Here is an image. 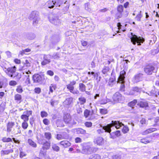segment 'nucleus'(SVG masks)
I'll use <instances>...</instances> for the list:
<instances>
[{"mask_svg": "<svg viewBox=\"0 0 159 159\" xmlns=\"http://www.w3.org/2000/svg\"><path fill=\"white\" fill-rule=\"evenodd\" d=\"M28 143L31 146L34 148H36L37 147V144L36 143L33 141L31 139H28Z\"/></svg>", "mask_w": 159, "mask_h": 159, "instance_id": "4c0bfd02", "label": "nucleus"}, {"mask_svg": "<svg viewBox=\"0 0 159 159\" xmlns=\"http://www.w3.org/2000/svg\"><path fill=\"white\" fill-rule=\"evenodd\" d=\"M115 81V79L112 78H110L108 82L109 85L111 87L112 86Z\"/></svg>", "mask_w": 159, "mask_h": 159, "instance_id": "49530a36", "label": "nucleus"}, {"mask_svg": "<svg viewBox=\"0 0 159 159\" xmlns=\"http://www.w3.org/2000/svg\"><path fill=\"white\" fill-rule=\"evenodd\" d=\"M63 120L65 123L69 124L70 126L76 124V122L72 119L71 115L67 113L64 114Z\"/></svg>", "mask_w": 159, "mask_h": 159, "instance_id": "0eeeda50", "label": "nucleus"}, {"mask_svg": "<svg viewBox=\"0 0 159 159\" xmlns=\"http://www.w3.org/2000/svg\"><path fill=\"white\" fill-rule=\"evenodd\" d=\"M128 36L130 38L131 42L134 45H135L137 43V45L140 46L141 43H143L145 39L142 37H138L135 34L131 33L128 34Z\"/></svg>", "mask_w": 159, "mask_h": 159, "instance_id": "7ed1b4c3", "label": "nucleus"}, {"mask_svg": "<svg viewBox=\"0 0 159 159\" xmlns=\"http://www.w3.org/2000/svg\"><path fill=\"white\" fill-rule=\"evenodd\" d=\"M94 143L98 145H102L104 143L103 139L101 137L95 138L93 141Z\"/></svg>", "mask_w": 159, "mask_h": 159, "instance_id": "f3484780", "label": "nucleus"}, {"mask_svg": "<svg viewBox=\"0 0 159 159\" xmlns=\"http://www.w3.org/2000/svg\"><path fill=\"white\" fill-rule=\"evenodd\" d=\"M23 114L26 116L28 118L30 115H31L32 114V111H24Z\"/></svg>", "mask_w": 159, "mask_h": 159, "instance_id": "5fc2aeb1", "label": "nucleus"}, {"mask_svg": "<svg viewBox=\"0 0 159 159\" xmlns=\"http://www.w3.org/2000/svg\"><path fill=\"white\" fill-rule=\"evenodd\" d=\"M14 122H9L7 125V131L8 132H10L11 131V128L15 125Z\"/></svg>", "mask_w": 159, "mask_h": 159, "instance_id": "4be33fe9", "label": "nucleus"}, {"mask_svg": "<svg viewBox=\"0 0 159 159\" xmlns=\"http://www.w3.org/2000/svg\"><path fill=\"white\" fill-rule=\"evenodd\" d=\"M20 118L24 121H27L29 120V118L24 114L21 116Z\"/></svg>", "mask_w": 159, "mask_h": 159, "instance_id": "864d4df0", "label": "nucleus"}, {"mask_svg": "<svg viewBox=\"0 0 159 159\" xmlns=\"http://www.w3.org/2000/svg\"><path fill=\"white\" fill-rule=\"evenodd\" d=\"M112 134H114L117 137L119 136L120 135V131L119 130H117L115 132H113L111 133H110L111 138L112 139H114L115 138V136H112Z\"/></svg>", "mask_w": 159, "mask_h": 159, "instance_id": "e433bc0d", "label": "nucleus"}, {"mask_svg": "<svg viewBox=\"0 0 159 159\" xmlns=\"http://www.w3.org/2000/svg\"><path fill=\"white\" fill-rule=\"evenodd\" d=\"M148 94L150 96L155 95L156 97H157V92L155 89H152L151 91H150L149 93H148Z\"/></svg>", "mask_w": 159, "mask_h": 159, "instance_id": "c03bdc74", "label": "nucleus"}, {"mask_svg": "<svg viewBox=\"0 0 159 159\" xmlns=\"http://www.w3.org/2000/svg\"><path fill=\"white\" fill-rule=\"evenodd\" d=\"M45 138L48 140L52 138L51 133L50 132H46L44 134Z\"/></svg>", "mask_w": 159, "mask_h": 159, "instance_id": "de8ad7c7", "label": "nucleus"}, {"mask_svg": "<svg viewBox=\"0 0 159 159\" xmlns=\"http://www.w3.org/2000/svg\"><path fill=\"white\" fill-rule=\"evenodd\" d=\"M76 83L75 81H72L70 82V84L66 85V87L70 92L74 94H78L79 93V92L77 89H74V87L73 86Z\"/></svg>", "mask_w": 159, "mask_h": 159, "instance_id": "6e6552de", "label": "nucleus"}, {"mask_svg": "<svg viewBox=\"0 0 159 159\" xmlns=\"http://www.w3.org/2000/svg\"><path fill=\"white\" fill-rule=\"evenodd\" d=\"M118 83L121 84L120 86V90L121 91L124 92L125 91V80H124L123 82H118Z\"/></svg>", "mask_w": 159, "mask_h": 159, "instance_id": "a19ab883", "label": "nucleus"}, {"mask_svg": "<svg viewBox=\"0 0 159 159\" xmlns=\"http://www.w3.org/2000/svg\"><path fill=\"white\" fill-rule=\"evenodd\" d=\"M53 2L56 7H60L63 3V0H53Z\"/></svg>", "mask_w": 159, "mask_h": 159, "instance_id": "f704fd0d", "label": "nucleus"}, {"mask_svg": "<svg viewBox=\"0 0 159 159\" xmlns=\"http://www.w3.org/2000/svg\"><path fill=\"white\" fill-rule=\"evenodd\" d=\"M30 61L28 60H25L23 62L24 66L22 67V69H25L26 68H28L31 66V63L30 62Z\"/></svg>", "mask_w": 159, "mask_h": 159, "instance_id": "a878e982", "label": "nucleus"}, {"mask_svg": "<svg viewBox=\"0 0 159 159\" xmlns=\"http://www.w3.org/2000/svg\"><path fill=\"white\" fill-rule=\"evenodd\" d=\"M2 141L3 142H12V140L11 138H7L6 137L3 138L2 139Z\"/></svg>", "mask_w": 159, "mask_h": 159, "instance_id": "09e8293b", "label": "nucleus"}, {"mask_svg": "<svg viewBox=\"0 0 159 159\" xmlns=\"http://www.w3.org/2000/svg\"><path fill=\"white\" fill-rule=\"evenodd\" d=\"M52 150L54 151L58 152L60 151L59 147L56 144L52 143Z\"/></svg>", "mask_w": 159, "mask_h": 159, "instance_id": "c756f323", "label": "nucleus"}, {"mask_svg": "<svg viewBox=\"0 0 159 159\" xmlns=\"http://www.w3.org/2000/svg\"><path fill=\"white\" fill-rule=\"evenodd\" d=\"M47 6L49 8H53L55 6L53 0L49 1L47 2Z\"/></svg>", "mask_w": 159, "mask_h": 159, "instance_id": "2f4dec72", "label": "nucleus"}, {"mask_svg": "<svg viewBox=\"0 0 159 159\" xmlns=\"http://www.w3.org/2000/svg\"><path fill=\"white\" fill-rule=\"evenodd\" d=\"M43 58L44 61L41 62V65L42 66H45L47 64H49L51 62L50 59L51 58L50 55H44Z\"/></svg>", "mask_w": 159, "mask_h": 159, "instance_id": "2eb2a0df", "label": "nucleus"}, {"mask_svg": "<svg viewBox=\"0 0 159 159\" xmlns=\"http://www.w3.org/2000/svg\"><path fill=\"white\" fill-rule=\"evenodd\" d=\"M141 11H140L135 18V19L138 21H141V18L142 17V15L141 14Z\"/></svg>", "mask_w": 159, "mask_h": 159, "instance_id": "37998d69", "label": "nucleus"}, {"mask_svg": "<svg viewBox=\"0 0 159 159\" xmlns=\"http://www.w3.org/2000/svg\"><path fill=\"white\" fill-rule=\"evenodd\" d=\"M17 125L16 126V127L17 128V130L16 132H14V133H15L16 134H21V128L20 126L18 125V123H17Z\"/></svg>", "mask_w": 159, "mask_h": 159, "instance_id": "79ce46f5", "label": "nucleus"}, {"mask_svg": "<svg viewBox=\"0 0 159 159\" xmlns=\"http://www.w3.org/2000/svg\"><path fill=\"white\" fill-rule=\"evenodd\" d=\"M13 152V150L12 148L5 150H2L1 151V154L2 156H3L5 155H8L9 153H12Z\"/></svg>", "mask_w": 159, "mask_h": 159, "instance_id": "b1692460", "label": "nucleus"}, {"mask_svg": "<svg viewBox=\"0 0 159 159\" xmlns=\"http://www.w3.org/2000/svg\"><path fill=\"white\" fill-rule=\"evenodd\" d=\"M143 74L139 73L136 74L133 77L134 82L137 83L139 82L142 81L143 79Z\"/></svg>", "mask_w": 159, "mask_h": 159, "instance_id": "4468645a", "label": "nucleus"}, {"mask_svg": "<svg viewBox=\"0 0 159 159\" xmlns=\"http://www.w3.org/2000/svg\"><path fill=\"white\" fill-rule=\"evenodd\" d=\"M121 124L118 121L112 120L111 121V123L103 126L101 129L97 130V132L98 134H102L104 132L110 133L111 131V127L113 126H115V127L118 128L120 126Z\"/></svg>", "mask_w": 159, "mask_h": 159, "instance_id": "f257e3e1", "label": "nucleus"}, {"mask_svg": "<svg viewBox=\"0 0 159 159\" xmlns=\"http://www.w3.org/2000/svg\"><path fill=\"white\" fill-rule=\"evenodd\" d=\"M90 111L87 109H86L84 111V115L86 118H87L89 116L90 114Z\"/></svg>", "mask_w": 159, "mask_h": 159, "instance_id": "603ef678", "label": "nucleus"}, {"mask_svg": "<svg viewBox=\"0 0 159 159\" xmlns=\"http://www.w3.org/2000/svg\"><path fill=\"white\" fill-rule=\"evenodd\" d=\"M92 123L91 122H86L85 123V125L87 127H90L92 126Z\"/></svg>", "mask_w": 159, "mask_h": 159, "instance_id": "0e129e2a", "label": "nucleus"}, {"mask_svg": "<svg viewBox=\"0 0 159 159\" xmlns=\"http://www.w3.org/2000/svg\"><path fill=\"white\" fill-rule=\"evenodd\" d=\"M57 88L56 85L55 84H51L49 87V94H50V93H52L53 91V90H55Z\"/></svg>", "mask_w": 159, "mask_h": 159, "instance_id": "58836bf2", "label": "nucleus"}, {"mask_svg": "<svg viewBox=\"0 0 159 159\" xmlns=\"http://www.w3.org/2000/svg\"><path fill=\"white\" fill-rule=\"evenodd\" d=\"M56 124L57 127H63L65 126L63 120L61 119H57L56 120Z\"/></svg>", "mask_w": 159, "mask_h": 159, "instance_id": "cd10ccee", "label": "nucleus"}, {"mask_svg": "<svg viewBox=\"0 0 159 159\" xmlns=\"http://www.w3.org/2000/svg\"><path fill=\"white\" fill-rule=\"evenodd\" d=\"M73 98H66L64 102V104L69 105L72 102Z\"/></svg>", "mask_w": 159, "mask_h": 159, "instance_id": "c9c22d12", "label": "nucleus"}, {"mask_svg": "<svg viewBox=\"0 0 159 159\" xmlns=\"http://www.w3.org/2000/svg\"><path fill=\"white\" fill-rule=\"evenodd\" d=\"M14 99L17 104H20L22 101V98L21 95L18 94H15Z\"/></svg>", "mask_w": 159, "mask_h": 159, "instance_id": "412c9836", "label": "nucleus"}, {"mask_svg": "<svg viewBox=\"0 0 159 159\" xmlns=\"http://www.w3.org/2000/svg\"><path fill=\"white\" fill-rule=\"evenodd\" d=\"M123 9V6L121 5H118L117 7V10L118 12L122 13Z\"/></svg>", "mask_w": 159, "mask_h": 159, "instance_id": "a18cd8bd", "label": "nucleus"}, {"mask_svg": "<svg viewBox=\"0 0 159 159\" xmlns=\"http://www.w3.org/2000/svg\"><path fill=\"white\" fill-rule=\"evenodd\" d=\"M40 115L41 117L42 118L46 117L48 115L47 113L45 111H41Z\"/></svg>", "mask_w": 159, "mask_h": 159, "instance_id": "680f3d73", "label": "nucleus"}, {"mask_svg": "<svg viewBox=\"0 0 159 159\" xmlns=\"http://www.w3.org/2000/svg\"><path fill=\"white\" fill-rule=\"evenodd\" d=\"M137 103V100L136 99H134L133 101L129 103L128 105L129 106L132 107L133 106H134Z\"/></svg>", "mask_w": 159, "mask_h": 159, "instance_id": "3c124183", "label": "nucleus"}, {"mask_svg": "<svg viewBox=\"0 0 159 159\" xmlns=\"http://www.w3.org/2000/svg\"><path fill=\"white\" fill-rule=\"evenodd\" d=\"M47 152V150L45 149L44 148H42L41 149V150L40 152V154L43 155V156H45L46 155Z\"/></svg>", "mask_w": 159, "mask_h": 159, "instance_id": "4d7b16f0", "label": "nucleus"}, {"mask_svg": "<svg viewBox=\"0 0 159 159\" xmlns=\"http://www.w3.org/2000/svg\"><path fill=\"white\" fill-rule=\"evenodd\" d=\"M91 145L90 143H88L85 144L83 147L82 152L84 154H89L96 152V148L91 147Z\"/></svg>", "mask_w": 159, "mask_h": 159, "instance_id": "39448f33", "label": "nucleus"}, {"mask_svg": "<svg viewBox=\"0 0 159 159\" xmlns=\"http://www.w3.org/2000/svg\"><path fill=\"white\" fill-rule=\"evenodd\" d=\"M41 144L43 145L42 146L43 148H44L45 149H48L50 146V141H43L41 143Z\"/></svg>", "mask_w": 159, "mask_h": 159, "instance_id": "6ab92c4d", "label": "nucleus"}, {"mask_svg": "<svg viewBox=\"0 0 159 159\" xmlns=\"http://www.w3.org/2000/svg\"><path fill=\"white\" fill-rule=\"evenodd\" d=\"M16 91L19 93H21L23 91L22 88L20 86H18L17 87V88L16 89Z\"/></svg>", "mask_w": 159, "mask_h": 159, "instance_id": "e2e57ef3", "label": "nucleus"}, {"mask_svg": "<svg viewBox=\"0 0 159 159\" xmlns=\"http://www.w3.org/2000/svg\"><path fill=\"white\" fill-rule=\"evenodd\" d=\"M49 20L51 23L55 25H58L61 23L60 20L58 19V17L52 14L50 15Z\"/></svg>", "mask_w": 159, "mask_h": 159, "instance_id": "f8f14e48", "label": "nucleus"}, {"mask_svg": "<svg viewBox=\"0 0 159 159\" xmlns=\"http://www.w3.org/2000/svg\"><path fill=\"white\" fill-rule=\"evenodd\" d=\"M137 105L142 108H145L148 107V104L146 102L140 101L138 102Z\"/></svg>", "mask_w": 159, "mask_h": 159, "instance_id": "bb28decb", "label": "nucleus"}, {"mask_svg": "<svg viewBox=\"0 0 159 159\" xmlns=\"http://www.w3.org/2000/svg\"><path fill=\"white\" fill-rule=\"evenodd\" d=\"M101 157L99 155L97 154H94L90 156L89 159H100Z\"/></svg>", "mask_w": 159, "mask_h": 159, "instance_id": "ea45409f", "label": "nucleus"}, {"mask_svg": "<svg viewBox=\"0 0 159 159\" xmlns=\"http://www.w3.org/2000/svg\"><path fill=\"white\" fill-rule=\"evenodd\" d=\"M142 91L141 88L137 87H135L132 88V90L130 91L128 94L129 95H137L140 93Z\"/></svg>", "mask_w": 159, "mask_h": 159, "instance_id": "ddd939ff", "label": "nucleus"}, {"mask_svg": "<svg viewBox=\"0 0 159 159\" xmlns=\"http://www.w3.org/2000/svg\"><path fill=\"white\" fill-rule=\"evenodd\" d=\"M43 123L46 125H48L49 123V120L47 119H44L43 120Z\"/></svg>", "mask_w": 159, "mask_h": 159, "instance_id": "774afa93", "label": "nucleus"}, {"mask_svg": "<svg viewBox=\"0 0 159 159\" xmlns=\"http://www.w3.org/2000/svg\"><path fill=\"white\" fill-rule=\"evenodd\" d=\"M41 91V89L39 87H36L34 89V92L36 93L39 94Z\"/></svg>", "mask_w": 159, "mask_h": 159, "instance_id": "13d9d810", "label": "nucleus"}, {"mask_svg": "<svg viewBox=\"0 0 159 159\" xmlns=\"http://www.w3.org/2000/svg\"><path fill=\"white\" fill-rule=\"evenodd\" d=\"M60 144L63 146L64 148H67L70 146L71 143L67 140H64L61 141L59 143Z\"/></svg>", "mask_w": 159, "mask_h": 159, "instance_id": "393cba45", "label": "nucleus"}, {"mask_svg": "<svg viewBox=\"0 0 159 159\" xmlns=\"http://www.w3.org/2000/svg\"><path fill=\"white\" fill-rule=\"evenodd\" d=\"M61 37L59 34H54L50 38V41L53 45L56 44L60 40Z\"/></svg>", "mask_w": 159, "mask_h": 159, "instance_id": "9b49d317", "label": "nucleus"}, {"mask_svg": "<svg viewBox=\"0 0 159 159\" xmlns=\"http://www.w3.org/2000/svg\"><path fill=\"white\" fill-rule=\"evenodd\" d=\"M29 19L30 20H33V25L35 26L40 20L39 13L36 11H32L30 15Z\"/></svg>", "mask_w": 159, "mask_h": 159, "instance_id": "423d86ee", "label": "nucleus"}, {"mask_svg": "<svg viewBox=\"0 0 159 159\" xmlns=\"http://www.w3.org/2000/svg\"><path fill=\"white\" fill-rule=\"evenodd\" d=\"M26 122L24 121L22 124V127L24 129H27L28 126V124Z\"/></svg>", "mask_w": 159, "mask_h": 159, "instance_id": "8fccbe9b", "label": "nucleus"}, {"mask_svg": "<svg viewBox=\"0 0 159 159\" xmlns=\"http://www.w3.org/2000/svg\"><path fill=\"white\" fill-rule=\"evenodd\" d=\"M121 156L119 154L114 155L112 157V159H121Z\"/></svg>", "mask_w": 159, "mask_h": 159, "instance_id": "bf43d9fd", "label": "nucleus"}, {"mask_svg": "<svg viewBox=\"0 0 159 159\" xmlns=\"http://www.w3.org/2000/svg\"><path fill=\"white\" fill-rule=\"evenodd\" d=\"M60 57V55L59 53L57 52H54L52 56L51 55V58L55 59H58Z\"/></svg>", "mask_w": 159, "mask_h": 159, "instance_id": "473e14b6", "label": "nucleus"}, {"mask_svg": "<svg viewBox=\"0 0 159 159\" xmlns=\"http://www.w3.org/2000/svg\"><path fill=\"white\" fill-rule=\"evenodd\" d=\"M84 6L85 9L88 11L90 10V3L89 2L86 3L84 4Z\"/></svg>", "mask_w": 159, "mask_h": 159, "instance_id": "6e6d98bb", "label": "nucleus"}, {"mask_svg": "<svg viewBox=\"0 0 159 159\" xmlns=\"http://www.w3.org/2000/svg\"><path fill=\"white\" fill-rule=\"evenodd\" d=\"M56 138L57 139L59 140L63 139V137L61 134H57L56 135Z\"/></svg>", "mask_w": 159, "mask_h": 159, "instance_id": "69168bd1", "label": "nucleus"}, {"mask_svg": "<svg viewBox=\"0 0 159 159\" xmlns=\"http://www.w3.org/2000/svg\"><path fill=\"white\" fill-rule=\"evenodd\" d=\"M100 112L102 114H105L107 113V110L105 109H100Z\"/></svg>", "mask_w": 159, "mask_h": 159, "instance_id": "052dcab7", "label": "nucleus"}, {"mask_svg": "<svg viewBox=\"0 0 159 159\" xmlns=\"http://www.w3.org/2000/svg\"><path fill=\"white\" fill-rule=\"evenodd\" d=\"M5 72L9 77H16L18 79H20L21 77V74L16 71V67L15 66L7 68H5Z\"/></svg>", "mask_w": 159, "mask_h": 159, "instance_id": "f03ea898", "label": "nucleus"}, {"mask_svg": "<svg viewBox=\"0 0 159 159\" xmlns=\"http://www.w3.org/2000/svg\"><path fill=\"white\" fill-rule=\"evenodd\" d=\"M110 68L108 66H104L102 70V73L105 75V76L108 75L109 73Z\"/></svg>", "mask_w": 159, "mask_h": 159, "instance_id": "7c9ffc66", "label": "nucleus"}, {"mask_svg": "<svg viewBox=\"0 0 159 159\" xmlns=\"http://www.w3.org/2000/svg\"><path fill=\"white\" fill-rule=\"evenodd\" d=\"M126 74V72L124 70H122L120 71V75L119 77L117 82H123L124 80H125V75Z\"/></svg>", "mask_w": 159, "mask_h": 159, "instance_id": "a211bd4d", "label": "nucleus"}, {"mask_svg": "<svg viewBox=\"0 0 159 159\" xmlns=\"http://www.w3.org/2000/svg\"><path fill=\"white\" fill-rule=\"evenodd\" d=\"M145 73L148 75H151L155 71V68L151 64H148L144 68Z\"/></svg>", "mask_w": 159, "mask_h": 159, "instance_id": "1a4fd4ad", "label": "nucleus"}, {"mask_svg": "<svg viewBox=\"0 0 159 159\" xmlns=\"http://www.w3.org/2000/svg\"><path fill=\"white\" fill-rule=\"evenodd\" d=\"M6 102H2L0 105V117H2L3 116V113L6 106Z\"/></svg>", "mask_w": 159, "mask_h": 159, "instance_id": "aec40b11", "label": "nucleus"}, {"mask_svg": "<svg viewBox=\"0 0 159 159\" xmlns=\"http://www.w3.org/2000/svg\"><path fill=\"white\" fill-rule=\"evenodd\" d=\"M113 99L115 102H120L124 100L125 98L119 92H117L114 94Z\"/></svg>", "mask_w": 159, "mask_h": 159, "instance_id": "9d476101", "label": "nucleus"}, {"mask_svg": "<svg viewBox=\"0 0 159 159\" xmlns=\"http://www.w3.org/2000/svg\"><path fill=\"white\" fill-rule=\"evenodd\" d=\"M32 79L34 83L39 84H44L46 82L44 74H34L33 76Z\"/></svg>", "mask_w": 159, "mask_h": 159, "instance_id": "20e7f679", "label": "nucleus"}, {"mask_svg": "<svg viewBox=\"0 0 159 159\" xmlns=\"http://www.w3.org/2000/svg\"><path fill=\"white\" fill-rule=\"evenodd\" d=\"M75 132L77 134H86V131L85 130L82 129L81 128H78L75 129Z\"/></svg>", "mask_w": 159, "mask_h": 159, "instance_id": "c85d7f7f", "label": "nucleus"}, {"mask_svg": "<svg viewBox=\"0 0 159 159\" xmlns=\"http://www.w3.org/2000/svg\"><path fill=\"white\" fill-rule=\"evenodd\" d=\"M79 90L82 92L85 91L86 86L83 83H80L79 84Z\"/></svg>", "mask_w": 159, "mask_h": 159, "instance_id": "72a5a7b5", "label": "nucleus"}, {"mask_svg": "<svg viewBox=\"0 0 159 159\" xmlns=\"http://www.w3.org/2000/svg\"><path fill=\"white\" fill-rule=\"evenodd\" d=\"M8 85L7 80L6 78L0 79V88H5Z\"/></svg>", "mask_w": 159, "mask_h": 159, "instance_id": "dca6fc26", "label": "nucleus"}, {"mask_svg": "<svg viewBox=\"0 0 159 159\" xmlns=\"http://www.w3.org/2000/svg\"><path fill=\"white\" fill-rule=\"evenodd\" d=\"M9 84L11 86H14L17 84L16 81L14 80H11L9 82Z\"/></svg>", "mask_w": 159, "mask_h": 159, "instance_id": "338daca9", "label": "nucleus"}, {"mask_svg": "<svg viewBox=\"0 0 159 159\" xmlns=\"http://www.w3.org/2000/svg\"><path fill=\"white\" fill-rule=\"evenodd\" d=\"M118 122H119L120 123H121V124L120 125V126L118 128H117L116 127H115L116 129H118L120 128V127H121L122 126H123V128L122 129V132L124 134H125L127 133L129 131V129L128 127L126 126H125L122 123V122H120L119 121H117Z\"/></svg>", "mask_w": 159, "mask_h": 159, "instance_id": "5701e85b", "label": "nucleus"}]
</instances>
